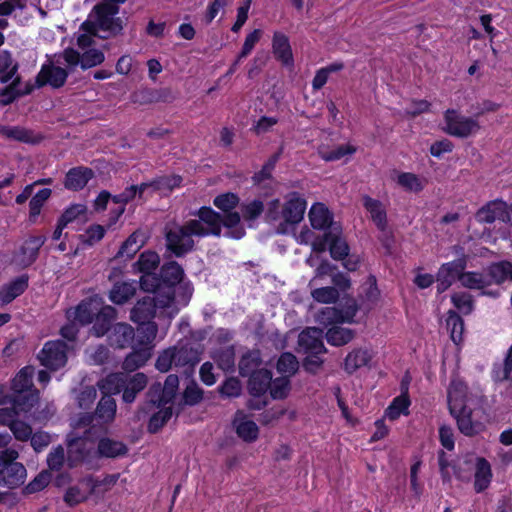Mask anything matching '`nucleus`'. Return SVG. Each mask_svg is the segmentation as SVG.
<instances>
[{
    "label": "nucleus",
    "instance_id": "1",
    "mask_svg": "<svg viewBox=\"0 0 512 512\" xmlns=\"http://www.w3.org/2000/svg\"><path fill=\"white\" fill-rule=\"evenodd\" d=\"M178 388L179 378L175 374L168 375L163 385L160 382H155L148 388L140 410L147 413L150 407L161 408L149 419L148 431L150 433H157L172 417V407H165V405L173 402Z\"/></svg>",
    "mask_w": 512,
    "mask_h": 512
},
{
    "label": "nucleus",
    "instance_id": "5",
    "mask_svg": "<svg viewBox=\"0 0 512 512\" xmlns=\"http://www.w3.org/2000/svg\"><path fill=\"white\" fill-rule=\"evenodd\" d=\"M19 454L15 449L0 451V485L10 489L19 487L26 479L27 471L24 465L16 462Z\"/></svg>",
    "mask_w": 512,
    "mask_h": 512
},
{
    "label": "nucleus",
    "instance_id": "61",
    "mask_svg": "<svg viewBox=\"0 0 512 512\" xmlns=\"http://www.w3.org/2000/svg\"><path fill=\"white\" fill-rule=\"evenodd\" d=\"M138 327V337L141 344H150L156 338L158 332L157 324L151 320L144 323H137Z\"/></svg>",
    "mask_w": 512,
    "mask_h": 512
},
{
    "label": "nucleus",
    "instance_id": "15",
    "mask_svg": "<svg viewBox=\"0 0 512 512\" xmlns=\"http://www.w3.org/2000/svg\"><path fill=\"white\" fill-rule=\"evenodd\" d=\"M124 382L121 399L124 404L130 405L147 387L148 376L143 372L127 373Z\"/></svg>",
    "mask_w": 512,
    "mask_h": 512
},
{
    "label": "nucleus",
    "instance_id": "48",
    "mask_svg": "<svg viewBox=\"0 0 512 512\" xmlns=\"http://www.w3.org/2000/svg\"><path fill=\"white\" fill-rule=\"evenodd\" d=\"M446 326L450 330L452 341L456 344L460 343L464 332V321L456 311H448Z\"/></svg>",
    "mask_w": 512,
    "mask_h": 512
},
{
    "label": "nucleus",
    "instance_id": "64",
    "mask_svg": "<svg viewBox=\"0 0 512 512\" xmlns=\"http://www.w3.org/2000/svg\"><path fill=\"white\" fill-rule=\"evenodd\" d=\"M51 481L50 472L44 470L41 471L31 482H29L25 488L24 492L26 494H33L43 490Z\"/></svg>",
    "mask_w": 512,
    "mask_h": 512
},
{
    "label": "nucleus",
    "instance_id": "14",
    "mask_svg": "<svg viewBox=\"0 0 512 512\" xmlns=\"http://www.w3.org/2000/svg\"><path fill=\"white\" fill-rule=\"evenodd\" d=\"M475 219L479 223L483 224H491L496 220L507 223L510 221V214L507 210V205L505 202L494 200L481 207L476 212Z\"/></svg>",
    "mask_w": 512,
    "mask_h": 512
},
{
    "label": "nucleus",
    "instance_id": "28",
    "mask_svg": "<svg viewBox=\"0 0 512 512\" xmlns=\"http://www.w3.org/2000/svg\"><path fill=\"white\" fill-rule=\"evenodd\" d=\"M492 479V470L490 463L483 457L476 458L474 489L477 493L486 490Z\"/></svg>",
    "mask_w": 512,
    "mask_h": 512
},
{
    "label": "nucleus",
    "instance_id": "43",
    "mask_svg": "<svg viewBox=\"0 0 512 512\" xmlns=\"http://www.w3.org/2000/svg\"><path fill=\"white\" fill-rule=\"evenodd\" d=\"M341 227H333V236L329 245L330 255L335 260H344L349 255V246L341 237Z\"/></svg>",
    "mask_w": 512,
    "mask_h": 512
},
{
    "label": "nucleus",
    "instance_id": "21",
    "mask_svg": "<svg viewBox=\"0 0 512 512\" xmlns=\"http://www.w3.org/2000/svg\"><path fill=\"white\" fill-rule=\"evenodd\" d=\"M135 337L134 329L127 323H116L108 336L112 347L123 349L131 345Z\"/></svg>",
    "mask_w": 512,
    "mask_h": 512
},
{
    "label": "nucleus",
    "instance_id": "12",
    "mask_svg": "<svg viewBox=\"0 0 512 512\" xmlns=\"http://www.w3.org/2000/svg\"><path fill=\"white\" fill-rule=\"evenodd\" d=\"M159 297L144 296L139 299L130 311V320L134 323H144L154 319L156 309H164L169 306H161Z\"/></svg>",
    "mask_w": 512,
    "mask_h": 512
},
{
    "label": "nucleus",
    "instance_id": "19",
    "mask_svg": "<svg viewBox=\"0 0 512 512\" xmlns=\"http://www.w3.org/2000/svg\"><path fill=\"white\" fill-rule=\"evenodd\" d=\"M94 176V171L89 167H73L66 173L64 186L71 191H80Z\"/></svg>",
    "mask_w": 512,
    "mask_h": 512
},
{
    "label": "nucleus",
    "instance_id": "22",
    "mask_svg": "<svg viewBox=\"0 0 512 512\" xmlns=\"http://www.w3.org/2000/svg\"><path fill=\"white\" fill-rule=\"evenodd\" d=\"M0 134L7 139L28 144H38L43 139L41 134H36L33 130L20 126L0 125Z\"/></svg>",
    "mask_w": 512,
    "mask_h": 512
},
{
    "label": "nucleus",
    "instance_id": "41",
    "mask_svg": "<svg viewBox=\"0 0 512 512\" xmlns=\"http://www.w3.org/2000/svg\"><path fill=\"white\" fill-rule=\"evenodd\" d=\"M18 63L14 62L11 53L0 51V83L7 84L17 75Z\"/></svg>",
    "mask_w": 512,
    "mask_h": 512
},
{
    "label": "nucleus",
    "instance_id": "60",
    "mask_svg": "<svg viewBox=\"0 0 512 512\" xmlns=\"http://www.w3.org/2000/svg\"><path fill=\"white\" fill-rule=\"evenodd\" d=\"M270 395L273 399H284L287 397L290 390V380L287 376L278 377L271 380L269 387Z\"/></svg>",
    "mask_w": 512,
    "mask_h": 512
},
{
    "label": "nucleus",
    "instance_id": "10",
    "mask_svg": "<svg viewBox=\"0 0 512 512\" xmlns=\"http://www.w3.org/2000/svg\"><path fill=\"white\" fill-rule=\"evenodd\" d=\"M466 268L464 258L443 263L436 274L437 292L439 294L445 292L456 280L460 283Z\"/></svg>",
    "mask_w": 512,
    "mask_h": 512
},
{
    "label": "nucleus",
    "instance_id": "17",
    "mask_svg": "<svg viewBox=\"0 0 512 512\" xmlns=\"http://www.w3.org/2000/svg\"><path fill=\"white\" fill-rule=\"evenodd\" d=\"M116 309L110 305L99 307L91 328V334L102 337L112 330L113 322L116 319Z\"/></svg>",
    "mask_w": 512,
    "mask_h": 512
},
{
    "label": "nucleus",
    "instance_id": "62",
    "mask_svg": "<svg viewBox=\"0 0 512 512\" xmlns=\"http://www.w3.org/2000/svg\"><path fill=\"white\" fill-rule=\"evenodd\" d=\"M397 182L406 190L413 192H420L424 188L420 178L417 175L409 172H403L399 174Z\"/></svg>",
    "mask_w": 512,
    "mask_h": 512
},
{
    "label": "nucleus",
    "instance_id": "3",
    "mask_svg": "<svg viewBox=\"0 0 512 512\" xmlns=\"http://www.w3.org/2000/svg\"><path fill=\"white\" fill-rule=\"evenodd\" d=\"M466 392L467 387L462 382H452L448 389V408L459 431L473 437L485 430V424L476 419L473 410L467 406Z\"/></svg>",
    "mask_w": 512,
    "mask_h": 512
},
{
    "label": "nucleus",
    "instance_id": "44",
    "mask_svg": "<svg viewBox=\"0 0 512 512\" xmlns=\"http://www.w3.org/2000/svg\"><path fill=\"white\" fill-rule=\"evenodd\" d=\"M150 357L151 353L148 348L133 350L124 359L122 365L123 369L127 372H134L140 367H143Z\"/></svg>",
    "mask_w": 512,
    "mask_h": 512
},
{
    "label": "nucleus",
    "instance_id": "9",
    "mask_svg": "<svg viewBox=\"0 0 512 512\" xmlns=\"http://www.w3.org/2000/svg\"><path fill=\"white\" fill-rule=\"evenodd\" d=\"M67 344L62 340L48 341L40 351V363L50 370H58L67 362Z\"/></svg>",
    "mask_w": 512,
    "mask_h": 512
},
{
    "label": "nucleus",
    "instance_id": "46",
    "mask_svg": "<svg viewBox=\"0 0 512 512\" xmlns=\"http://www.w3.org/2000/svg\"><path fill=\"white\" fill-rule=\"evenodd\" d=\"M160 258L156 252L144 251L133 264V271L138 273H152L159 265Z\"/></svg>",
    "mask_w": 512,
    "mask_h": 512
},
{
    "label": "nucleus",
    "instance_id": "26",
    "mask_svg": "<svg viewBox=\"0 0 512 512\" xmlns=\"http://www.w3.org/2000/svg\"><path fill=\"white\" fill-rule=\"evenodd\" d=\"M272 373L267 369H259L249 376L248 390L251 396H263L269 389Z\"/></svg>",
    "mask_w": 512,
    "mask_h": 512
},
{
    "label": "nucleus",
    "instance_id": "30",
    "mask_svg": "<svg viewBox=\"0 0 512 512\" xmlns=\"http://www.w3.org/2000/svg\"><path fill=\"white\" fill-rule=\"evenodd\" d=\"M486 271L492 283L496 285H502L506 281L512 282V261L493 262L487 267Z\"/></svg>",
    "mask_w": 512,
    "mask_h": 512
},
{
    "label": "nucleus",
    "instance_id": "38",
    "mask_svg": "<svg viewBox=\"0 0 512 512\" xmlns=\"http://www.w3.org/2000/svg\"><path fill=\"white\" fill-rule=\"evenodd\" d=\"M100 305L97 299L82 301L75 310L74 321L81 325L92 323Z\"/></svg>",
    "mask_w": 512,
    "mask_h": 512
},
{
    "label": "nucleus",
    "instance_id": "45",
    "mask_svg": "<svg viewBox=\"0 0 512 512\" xmlns=\"http://www.w3.org/2000/svg\"><path fill=\"white\" fill-rule=\"evenodd\" d=\"M211 358L223 371H229L235 365V351L232 346L220 347L211 353Z\"/></svg>",
    "mask_w": 512,
    "mask_h": 512
},
{
    "label": "nucleus",
    "instance_id": "35",
    "mask_svg": "<svg viewBox=\"0 0 512 512\" xmlns=\"http://www.w3.org/2000/svg\"><path fill=\"white\" fill-rule=\"evenodd\" d=\"M39 400V392L36 389L13 393L9 403H11L15 409L20 412H29Z\"/></svg>",
    "mask_w": 512,
    "mask_h": 512
},
{
    "label": "nucleus",
    "instance_id": "51",
    "mask_svg": "<svg viewBox=\"0 0 512 512\" xmlns=\"http://www.w3.org/2000/svg\"><path fill=\"white\" fill-rule=\"evenodd\" d=\"M299 368L297 358L290 352L281 354L277 361V371L287 377L294 375Z\"/></svg>",
    "mask_w": 512,
    "mask_h": 512
},
{
    "label": "nucleus",
    "instance_id": "27",
    "mask_svg": "<svg viewBox=\"0 0 512 512\" xmlns=\"http://www.w3.org/2000/svg\"><path fill=\"white\" fill-rule=\"evenodd\" d=\"M145 244V238L140 231L133 232L120 246L114 259H131Z\"/></svg>",
    "mask_w": 512,
    "mask_h": 512
},
{
    "label": "nucleus",
    "instance_id": "34",
    "mask_svg": "<svg viewBox=\"0 0 512 512\" xmlns=\"http://www.w3.org/2000/svg\"><path fill=\"white\" fill-rule=\"evenodd\" d=\"M136 291V281L117 282L109 292V299L117 305H122L129 301L136 294Z\"/></svg>",
    "mask_w": 512,
    "mask_h": 512
},
{
    "label": "nucleus",
    "instance_id": "6",
    "mask_svg": "<svg viewBox=\"0 0 512 512\" xmlns=\"http://www.w3.org/2000/svg\"><path fill=\"white\" fill-rule=\"evenodd\" d=\"M184 271L175 261L164 264L158 275L162 290L160 291L159 302L161 306H171L175 300L176 285L182 282Z\"/></svg>",
    "mask_w": 512,
    "mask_h": 512
},
{
    "label": "nucleus",
    "instance_id": "32",
    "mask_svg": "<svg viewBox=\"0 0 512 512\" xmlns=\"http://www.w3.org/2000/svg\"><path fill=\"white\" fill-rule=\"evenodd\" d=\"M363 206L370 213L377 228L384 232L387 228V214L382 203L366 195L363 197Z\"/></svg>",
    "mask_w": 512,
    "mask_h": 512
},
{
    "label": "nucleus",
    "instance_id": "49",
    "mask_svg": "<svg viewBox=\"0 0 512 512\" xmlns=\"http://www.w3.org/2000/svg\"><path fill=\"white\" fill-rule=\"evenodd\" d=\"M52 190L50 188H43L39 190L29 202V221L34 223L36 218L40 215L41 209L50 198Z\"/></svg>",
    "mask_w": 512,
    "mask_h": 512
},
{
    "label": "nucleus",
    "instance_id": "58",
    "mask_svg": "<svg viewBox=\"0 0 512 512\" xmlns=\"http://www.w3.org/2000/svg\"><path fill=\"white\" fill-rule=\"evenodd\" d=\"M139 280V286L140 288L145 292H152L154 293L153 297H158L160 294V291L162 290V285L160 283L159 277L152 273H142Z\"/></svg>",
    "mask_w": 512,
    "mask_h": 512
},
{
    "label": "nucleus",
    "instance_id": "13",
    "mask_svg": "<svg viewBox=\"0 0 512 512\" xmlns=\"http://www.w3.org/2000/svg\"><path fill=\"white\" fill-rule=\"evenodd\" d=\"M323 331L316 327H308L298 336V352L304 354H323L326 348L323 343Z\"/></svg>",
    "mask_w": 512,
    "mask_h": 512
},
{
    "label": "nucleus",
    "instance_id": "40",
    "mask_svg": "<svg viewBox=\"0 0 512 512\" xmlns=\"http://www.w3.org/2000/svg\"><path fill=\"white\" fill-rule=\"evenodd\" d=\"M20 82H21L20 76L16 75L14 77V79L11 81L10 85H8L7 87L3 88L0 91L1 104L9 105L17 98L27 95V94H30L32 92L33 87L30 85H27L25 90H23V91L19 90L18 86H19Z\"/></svg>",
    "mask_w": 512,
    "mask_h": 512
},
{
    "label": "nucleus",
    "instance_id": "18",
    "mask_svg": "<svg viewBox=\"0 0 512 512\" xmlns=\"http://www.w3.org/2000/svg\"><path fill=\"white\" fill-rule=\"evenodd\" d=\"M306 201L297 193H293L285 202L281 215L286 224L295 225L302 221L306 210Z\"/></svg>",
    "mask_w": 512,
    "mask_h": 512
},
{
    "label": "nucleus",
    "instance_id": "56",
    "mask_svg": "<svg viewBox=\"0 0 512 512\" xmlns=\"http://www.w3.org/2000/svg\"><path fill=\"white\" fill-rule=\"evenodd\" d=\"M83 441L80 438H73L68 441V463L69 466L73 467L77 462L84 460L85 449L82 447Z\"/></svg>",
    "mask_w": 512,
    "mask_h": 512
},
{
    "label": "nucleus",
    "instance_id": "24",
    "mask_svg": "<svg viewBox=\"0 0 512 512\" xmlns=\"http://www.w3.org/2000/svg\"><path fill=\"white\" fill-rule=\"evenodd\" d=\"M272 50L276 59L285 66L293 65V54L288 37L282 32H275L272 39Z\"/></svg>",
    "mask_w": 512,
    "mask_h": 512
},
{
    "label": "nucleus",
    "instance_id": "25",
    "mask_svg": "<svg viewBox=\"0 0 512 512\" xmlns=\"http://www.w3.org/2000/svg\"><path fill=\"white\" fill-rule=\"evenodd\" d=\"M309 220L314 229L324 230L332 227H340L332 222V214L324 204L316 203L309 211Z\"/></svg>",
    "mask_w": 512,
    "mask_h": 512
},
{
    "label": "nucleus",
    "instance_id": "11",
    "mask_svg": "<svg viewBox=\"0 0 512 512\" xmlns=\"http://www.w3.org/2000/svg\"><path fill=\"white\" fill-rule=\"evenodd\" d=\"M175 367H187L192 369L201 360L203 347L193 341L179 342L173 347Z\"/></svg>",
    "mask_w": 512,
    "mask_h": 512
},
{
    "label": "nucleus",
    "instance_id": "37",
    "mask_svg": "<svg viewBox=\"0 0 512 512\" xmlns=\"http://www.w3.org/2000/svg\"><path fill=\"white\" fill-rule=\"evenodd\" d=\"M126 374L123 372L111 373L101 379L98 382V388L102 395H110L112 397V395L122 393Z\"/></svg>",
    "mask_w": 512,
    "mask_h": 512
},
{
    "label": "nucleus",
    "instance_id": "29",
    "mask_svg": "<svg viewBox=\"0 0 512 512\" xmlns=\"http://www.w3.org/2000/svg\"><path fill=\"white\" fill-rule=\"evenodd\" d=\"M28 287V276L21 275L0 289V301L9 304L20 296Z\"/></svg>",
    "mask_w": 512,
    "mask_h": 512
},
{
    "label": "nucleus",
    "instance_id": "31",
    "mask_svg": "<svg viewBox=\"0 0 512 512\" xmlns=\"http://www.w3.org/2000/svg\"><path fill=\"white\" fill-rule=\"evenodd\" d=\"M117 411V404L113 397L105 395L99 400L94 411L96 420L100 424H110L114 421Z\"/></svg>",
    "mask_w": 512,
    "mask_h": 512
},
{
    "label": "nucleus",
    "instance_id": "55",
    "mask_svg": "<svg viewBox=\"0 0 512 512\" xmlns=\"http://www.w3.org/2000/svg\"><path fill=\"white\" fill-rule=\"evenodd\" d=\"M451 302L463 314L468 315L474 310L473 296L467 292H457L451 295Z\"/></svg>",
    "mask_w": 512,
    "mask_h": 512
},
{
    "label": "nucleus",
    "instance_id": "39",
    "mask_svg": "<svg viewBox=\"0 0 512 512\" xmlns=\"http://www.w3.org/2000/svg\"><path fill=\"white\" fill-rule=\"evenodd\" d=\"M492 284L491 279L479 271H464L460 285L470 290H483Z\"/></svg>",
    "mask_w": 512,
    "mask_h": 512
},
{
    "label": "nucleus",
    "instance_id": "2",
    "mask_svg": "<svg viewBox=\"0 0 512 512\" xmlns=\"http://www.w3.org/2000/svg\"><path fill=\"white\" fill-rule=\"evenodd\" d=\"M197 219L189 220V228L193 230L196 237L213 235L221 236L222 226L227 228L224 236L241 239L245 235V229L240 224L241 216L238 212L228 213L222 216L211 207L203 206L193 213Z\"/></svg>",
    "mask_w": 512,
    "mask_h": 512
},
{
    "label": "nucleus",
    "instance_id": "47",
    "mask_svg": "<svg viewBox=\"0 0 512 512\" xmlns=\"http://www.w3.org/2000/svg\"><path fill=\"white\" fill-rule=\"evenodd\" d=\"M354 335L355 333L352 329L334 325L327 330L326 340L329 344L339 347L349 343L354 338Z\"/></svg>",
    "mask_w": 512,
    "mask_h": 512
},
{
    "label": "nucleus",
    "instance_id": "53",
    "mask_svg": "<svg viewBox=\"0 0 512 512\" xmlns=\"http://www.w3.org/2000/svg\"><path fill=\"white\" fill-rule=\"evenodd\" d=\"M260 365V358L254 352L243 355L239 361V373L242 377H247L256 372Z\"/></svg>",
    "mask_w": 512,
    "mask_h": 512
},
{
    "label": "nucleus",
    "instance_id": "33",
    "mask_svg": "<svg viewBox=\"0 0 512 512\" xmlns=\"http://www.w3.org/2000/svg\"><path fill=\"white\" fill-rule=\"evenodd\" d=\"M410 399L408 396V387L402 384V393L395 397L385 410V416L390 420H396L401 414L408 415Z\"/></svg>",
    "mask_w": 512,
    "mask_h": 512
},
{
    "label": "nucleus",
    "instance_id": "42",
    "mask_svg": "<svg viewBox=\"0 0 512 512\" xmlns=\"http://www.w3.org/2000/svg\"><path fill=\"white\" fill-rule=\"evenodd\" d=\"M371 360V354L366 349H355L350 352L344 362V368L348 373H353L357 369L368 365Z\"/></svg>",
    "mask_w": 512,
    "mask_h": 512
},
{
    "label": "nucleus",
    "instance_id": "4",
    "mask_svg": "<svg viewBox=\"0 0 512 512\" xmlns=\"http://www.w3.org/2000/svg\"><path fill=\"white\" fill-rule=\"evenodd\" d=\"M127 0H102L93 8L95 14V23L100 31L105 35L100 37L107 39L109 36H116L121 34L123 30V20L120 17H115L119 13V4Z\"/></svg>",
    "mask_w": 512,
    "mask_h": 512
},
{
    "label": "nucleus",
    "instance_id": "63",
    "mask_svg": "<svg viewBox=\"0 0 512 512\" xmlns=\"http://www.w3.org/2000/svg\"><path fill=\"white\" fill-rule=\"evenodd\" d=\"M105 60L104 53L98 49H89L81 55L80 66L88 69L101 64Z\"/></svg>",
    "mask_w": 512,
    "mask_h": 512
},
{
    "label": "nucleus",
    "instance_id": "36",
    "mask_svg": "<svg viewBox=\"0 0 512 512\" xmlns=\"http://www.w3.org/2000/svg\"><path fill=\"white\" fill-rule=\"evenodd\" d=\"M97 449L99 455L105 458H117L128 453V448L123 442L107 437L99 440Z\"/></svg>",
    "mask_w": 512,
    "mask_h": 512
},
{
    "label": "nucleus",
    "instance_id": "8",
    "mask_svg": "<svg viewBox=\"0 0 512 512\" xmlns=\"http://www.w3.org/2000/svg\"><path fill=\"white\" fill-rule=\"evenodd\" d=\"M445 131L455 137L467 138L480 130L477 120L460 115L453 109H448L444 115Z\"/></svg>",
    "mask_w": 512,
    "mask_h": 512
},
{
    "label": "nucleus",
    "instance_id": "50",
    "mask_svg": "<svg viewBox=\"0 0 512 512\" xmlns=\"http://www.w3.org/2000/svg\"><path fill=\"white\" fill-rule=\"evenodd\" d=\"M316 321L325 327L343 323L342 311L336 307H325L317 313Z\"/></svg>",
    "mask_w": 512,
    "mask_h": 512
},
{
    "label": "nucleus",
    "instance_id": "59",
    "mask_svg": "<svg viewBox=\"0 0 512 512\" xmlns=\"http://www.w3.org/2000/svg\"><path fill=\"white\" fill-rule=\"evenodd\" d=\"M239 203V197L234 193H224L216 196L213 200V204L221 211L233 213L232 211Z\"/></svg>",
    "mask_w": 512,
    "mask_h": 512
},
{
    "label": "nucleus",
    "instance_id": "20",
    "mask_svg": "<svg viewBox=\"0 0 512 512\" xmlns=\"http://www.w3.org/2000/svg\"><path fill=\"white\" fill-rule=\"evenodd\" d=\"M233 426L239 438L245 442H253L257 439L259 429L256 423L247 419L246 414L238 410L233 419Z\"/></svg>",
    "mask_w": 512,
    "mask_h": 512
},
{
    "label": "nucleus",
    "instance_id": "52",
    "mask_svg": "<svg viewBox=\"0 0 512 512\" xmlns=\"http://www.w3.org/2000/svg\"><path fill=\"white\" fill-rule=\"evenodd\" d=\"M493 377L497 382L510 381L512 383V345L506 353L503 365L493 369Z\"/></svg>",
    "mask_w": 512,
    "mask_h": 512
},
{
    "label": "nucleus",
    "instance_id": "16",
    "mask_svg": "<svg viewBox=\"0 0 512 512\" xmlns=\"http://www.w3.org/2000/svg\"><path fill=\"white\" fill-rule=\"evenodd\" d=\"M68 77V72L61 67L53 64H44L36 76V86L41 88L50 85L53 88L62 87Z\"/></svg>",
    "mask_w": 512,
    "mask_h": 512
},
{
    "label": "nucleus",
    "instance_id": "23",
    "mask_svg": "<svg viewBox=\"0 0 512 512\" xmlns=\"http://www.w3.org/2000/svg\"><path fill=\"white\" fill-rule=\"evenodd\" d=\"M45 242L44 235L29 236L20 248L21 263L24 266L32 265L37 260L39 250Z\"/></svg>",
    "mask_w": 512,
    "mask_h": 512
},
{
    "label": "nucleus",
    "instance_id": "57",
    "mask_svg": "<svg viewBox=\"0 0 512 512\" xmlns=\"http://www.w3.org/2000/svg\"><path fill=\"white\" fill-rule=\"evenodd\" d=\"M204 391L194 381L190 382L183 391V403L188 406H195L203 399Z\"/></svg>",
    "mask_w": 512,
    "mask_h": 512
},
{
    "label": "nucleus",
    "instance_id": "54",
    "mask_svg": "<svg viewBox=\"0 0 512 512\" xmlns=\"http://www.w3.org/2000/svg\"><path fill=\"white\" fill-rule=\"evenodd\" d=\"M356 149L351 145H339L333 149L327 150L322 149L319 150V155L321 159L326 162L338 161L345 157L346 155H352L355 153Z\"/></svg>",
    "mask_w": 512,
    "mask_h": 512
},
{
    "label": "nucleus",
    "instance_id": "7",
    "mask_svg": "<svg viewBox=\"0 0 512 512\" xmlns=\"http://www.w3.org/2000/svg\"><path fill=\"white\" fill-rule=\"evenodd\" d=\"M193 236L189 221L178 225L166 232V246L176 257H182L194 249Z\"/></svg>",
    "mask_w": 512,
    "mask_h": 512
}]
</instances>
